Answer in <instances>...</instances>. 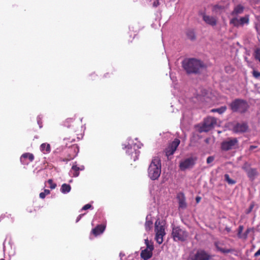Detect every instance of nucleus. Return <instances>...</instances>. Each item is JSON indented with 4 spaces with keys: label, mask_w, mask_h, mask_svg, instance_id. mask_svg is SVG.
<instances>
[{
    "label": "nucleus",
    "mask_w": 260,
    "mask_h": 260,
    "mask_svg": "<svg viewBox=\"0 0 260 260\" xmlns=\"http://www.w3.org/2000/svg\"><path fill=\"white\" fill-rule=\"evenodd\" d=\"M183 67L188 74L200 73L206 68V65L201 60L190 58L183 61Z\"/></svg>",
    "instance_id": "obj_1"
},
{
    "label": "nucleus",
    "mask_w": 260,
    "mask_h": 260,
    "mask_svg": "<svg viewBox=\"0 0 260 260\" xmlns=\"http://www.w3.org/2000/svg\"><path fill=\"white\" fill-rule=\"evenodd\" d=\"M148 176L152 180L158 178L161 173L160 159L158 156L154 157L148 169Z\"/></svg>",
    "instance_id": "obj_2"
},
{
    "label": "nucleus",
    "mask_w": 260,
    "mask_h": 260,
    "mask_svg": "<svg viewBox=\"0 0 260 260\" xmlns=\"http://www.w3.org/2000/svg\"><path fill=\"white\" fill-rule=\"evenodd\" d=\"M230 107L233 112L244 113L248 109V105L244 100L237 99L231 103Z\"/></svg>",
    "instance_id": "obj_3"
},
{
    "label": "nucleus",
    "mask_w": 260,
    "mask_h": 260,
    "mask_svg": "<svg viewBox=\"0 0 260 260\" xmlns=\"http://www.w3.org/2000/svg\"><path fill=\"white\" fill-rule=\"evenodd\" d=\"M155 239L159 244L163 242L164 236L166 235L165 227L160 220L157 219L155 222Z\"/></svg>",
    "instance_id": "obj_4"
},
{
    "label": "nucleus",
    "mask_w": 260,
    "mask_h": 260,
    "mask_svg": "<svg viewBox=\"0 0 260 260\" xmlns=\"http://www.w3.org/2000/svg\"><path fill=\"white\" fill-rule=\"evenodd\" d=\"M172 235L175 241H184L187 239L188 237L187 232L179 226L173 228Z\"/></svg>",
    "instance_id": "obj_5"
},
{
    "label": "nucleus",
    "mask_w": 260,
    "mask_h": 260,
    "mask_svg": "<svg viewBox=\"0 0 260 260\" xmlns=\"http://www.w3.org/2000/svg\"><path fill=\"white\" fill-rule=\"evenodd\" d=\"M217 125L216 118L209 117L205 119L203 125L200 127V132H207Z\"/></svg>",
    "instance_id": "obj_6"
},
{
    "label": "nucleus",
    "mask_w": 260,
    "mask_h": 260,
    "mask_svg": "<svg viewBox=\"0 0 260 260\" xmlns=\"http://www.w3.org/2000/svg\"><path fill=\"white\" fill-rule=\"evenodd\" d=\"M238 140L236 138H229L221 143V149L224 151L234 149L236 147Z\"/></svg>",
    "instance_id": "obj_7"
},
{
    "label": "nucleus",
    "mask_w": 260,
    "mask_h": 260,
    "mask_svg": "<svg viewBox=\"0 0 260 260\" xmlns=\"http://www.w3.org/2000/svg\"><path fill=\"white\" fill-rule=\"evenodd\" d=\"M242 168L246 172L248 177L251 180H253L258 174L257 170L251 168L249 164L247 162L243 165Z\"/></svg>",
    "instance_id": "obj_8"
},
{
    "label": "nucleus",
    "mask_w": 260,
    "mask_h": 260,
    "mask_svg": "<svg viewBox=\"0 0 260 260\" xmlns=\"http://www.w3.org/2000/svg\"><path fill=\"white\" fill-rule=\"evenodd\" d=\"M180 140L178 139H175L165 149L166 155L169 158L170 155L174 154L177 148L180 144Z\"/></svg>",
    "instance_id": "obj_9"
},
{
    "label": "nucleus",
    "mask_w": 260,
    "mask_h": 260,
    "mask_svg": "<svg viewBox=\"0 0 260 260\" xmlns=\"http://www.w3.org/2000/svg\"><path fill=\"white\" fill-rule=\"evenodd\" d=\"M212 256L203 250H199L191 258V260H210Z\"/></svg>",
    "instance_id": "obj_10"
},
{
    "label": "nucleus",
    "mask_w": 260,
    "mask_h": 260,
    "mask_svg": "<svg viewBox=\"0 0 260 260\" xmlns=\"http://www.w3.org/2000/svg\"><path fill=\"white\" fill-rule=\"evenodd\" d=\"M194 164V159L192 158H188L180 162V168L181 170L192 167Z\"/></svg>",
    "instance_id": "obj_11"
},
{
    "label": "nucleus",
    "mask_w": 260,
    "mask_h": 260,
    "mask_svg": "<svg viewBox=\"0 0 260 260\" xmlns=\"http://www.w3.org/2000/svg\"><path fill=\"white\" fill-rule=\"evenodd\" d=\"M203 19L206 24L212 26H215L217 24L216 18L212 16L203 14Z\"/></svg>",
    "instance_id": "obj_12"
},
{
    "label": "nucleus",
    "mask_w": 260,
    "mask_h": 260,
    "mask_svg": "<svg viewBox=\"0 0 260 260\" xmlns=\"http://www.w3.org/2000/svg\"><path fill=\"white\" fill-rule=\"evenodd\" d=\"M177 198L178 201L179 208L182 209H185L187 207V204L185 202L184 194L182 192H180L177 194Z\"/></svg>",
    "instance_id": "obj_13"
},
{
    "label": "nucleus",
    "mask_w": 260,
    "mask_h": 260,
    "mask_svg": "<svg viewBox=\"0 0 260 260\" xmlns=\"http://www.w3.org/2000/svg\"><path fill=\"white\" fill-rule=\"evenodd\" d=\"M248 129L247 124L245 123H237L234 127V131L236 133H243Z\"/></svg>",
    "instance_id": "obj_14"
},
{
    "label": "nucleus",
    "mask_w": 260,
    "mask_h": 260,
    "mask_svg": "<svg viewBox=\"0 0 260 260\" xmlns=\"http://www.w3.org/2000/svg\"><path fill=\"white\" fill-rule=\"evenodd\" d=\"M106 226L104 224L98 225L95 228L92 230V233L95 236L103 233L105 231Z\"/></svg>",
    "instance_id": "obj_15"
},
{
    "label": "nucleus",
    "mask_w": 260,
    "mask_h": 260,
    "mask_svg": "<svg viewBox=\"0 0 260 260\" xmlns=\"http://www.w3.org/2000/svg\"><path fill=\"white\" fill-rule=\"evenodd\" d=\"M140 255L141 258L144 260H148L151 257L152 255V251L145 248L141 251Z\"/></svg>",
    "instance_id": "obj_16"
},
{
    "label": "nucleus",
    "mask_w": 260,
    "mask_h": 260,
    "mask_svg": "<svg viewBox=\"0 0 260 260\" xmlns=\"http://www.w3.org/2000/svg\"><path fill=\"white\" fill-rule=\"evenodd\" d=\"M243 10L244 7L242 6L239 5L235 8L234 11L232 12V14L233 15H237L241 14L243 13Z\"/></svg>",
    "instance_id": "obj_17"
},
{
    "label": "nucleus",
    "mask_w": 260,
    "mask_h": 260,
    "mask_svg": "<svg viewBox=\"0 0 260 260\" xmlns=\"http://www.w3.org/2000/svg\"><path fill=\"white\" fill-rule=\"evenodd\" d=\"M40 149L43 153H49L51 151L50 145L47 143H43L40 146Z\"/></svg>",
    "instance_id": "obj_18"
},
{
    "label": "nucleus",
    "mask_w": 260,
    "mask_h": 260,
    "mask_svg": "<svg viewBox=\"0 0 260 260\" xmlns=\"http://www.w3.org/2000/svg\"><path fill=\"white\" fill-rule=\"evenodd\" d=\"M153 222L149 220L148 217L147 216L146 218V222L145 223V230L147 231H149L152 229Z\"/></svg>",
    "instance_id": "obj_19"
},
{
    "label": "nucleus",
    "mask_w": 260,
    "mask_h": 260,
    "mask_svg": "<svg viewBox=\"0 0 260 260\" xmlns=\"http://www.w3.org/2000/svg\"><path fill=\"white\" fill-rule=\"evenodd\" d=\"M71 186L67 184H63L61 187V191L63 193H68L71 190Z\"/></svg>",
    "instance_id": "obj_20"
},
{
    "label": "nucleus",
    "mask_w": 260,
    "mask_h": 260,
    "mask_svg": "<svg viewBox=\"0 0 260 260\" xmlns=\"http://www.w3.org/2000/svg\"><path fill=\"white\" fill-rule=\"evenodd\" d=\"M145 243L146 245V249L153 251L154 249L153 243L151 241H149L148 239L145 240Z\"/></svg>",
    "instance_id": "obj_21"
},
{
    "label": "nucleus",
    "mask_w": 260,
    "mask_h": 260,
    "mask_svg": "<svg viewBox=\"0 0 260 260\" xmlns=\"http://www.w3.org/2000/svg\"><path fill=\"white\" fill-rule=\"evenodd\" d=\"M240 24L241 26L244 24H248L249 23V16L248 15L245 16L240 19Z\"/></svg>",
    "instance_id": "obj_22"
},
{
    "label": "nucleus",
    "mask_w": 260,
    "mask_h": 260,
    "mask_svg": "<svg viewBox=\"0 0 260 260\" xmlns=\"http://www.w3.org/2000/svg\"><path fill=\"white\" fill-rule=\"evenodd\" d=\"M230 23L236 27H238L241 25L240 19H238L237 18H234L232 19L230 21Z\"/></svg>",
    "instance_id": "obj_23"
},
{
    "label": "nucleus",
    "mask_w": 260,
    "mask_h": 260,
    "mask_svg": "<svg viewBox=\"0 0 260 260\" xmlns=\"http://www.w3.org/2000/svg\"><path fill=\"white\" fill-rule=\"evenodd\" d=\"M226 109V107L223 106L219 108L213 109L211 110V111L212 112H218L219 114H222L225 111Z\"/></svg>",
    "instance_id": "obj_24"
},
{
    "label": "nucleus",
    "mask_w": 260,
    "mask_h": 260,
    "mask_svg": "<svg viewBox=\"0 0 260 260\" xmlns=\"http://www.w3.org/2000/svg\"><path fill=\"white\" fill-rule=\"evenodd\" d=\"M215 245H216V247L217 249L219 251L221 252L222 253H230L231 252V249H224V248H222L220 247L217 243H216Z\"/></svg>",
    "instance_id": "obj_25"
},
{
    "label": "nucleus",
    "mask_w": 260,
    "mask_h": 260,
    "mask_svg": "<svg viewBox=\"0 0 260 260\" xmlns=\"http://www.w3.org/2000/svg\"><path fill=\"white\" fill-rule=\"evenodd\" d=\"M28 158L30 161H32L34 159V156L32 154L29 153H25L22 154L21 158Z\"/></svg>",
    "instance_id": "obj_26"
},
{
    "label": "nucleus",
    "mask_w": 260,
    "mask_h": 260,
    "mask_svg": "<svg viewBox=\"0 0 260 260\" xmlns=\"http://www.w3.org/2000/svg\"><path fill=\"white\" fill-rule=\"evenodd\" d=\"M225 180L229 184H234L236 183V181L230 178L229 175L225 174L224 175Z\"/></svg>",
    "instance_id": "obj_27"
},
{
    "label": "nucleus",
    "mask_w": 260,
    "mask_h": 260,
    "mask_svg": "<svg viewBox=\"0 0 260 260\" xmlns=\"http://www.w3.org/2000/svg\"><path fill=\"white\" fill-rule=\"evenodd\" d=\"M187 37L191 40H194L195 39V35L193 31L192 30L187 31Z\"/></svg>",
    "instance_id": "obj_28"
},
{
    "label": "nucleus",
    "mask_w": 260,
    "mask_h": 260,
    "mask_svg": "<svg viewBox=\"0 0 260 260\" xmlns=\"http://www.w3.org/2000/svg\"><path fill=\"white\" fill-rule=\"evenodd\" d=\"M72 170L74 171V173L73 174V176L74 177H77L79 175V170H80V168L76 166H73L72 168Z\"/></svg>",
    "instance_id": "obj_29"
},
{
    "label": "nucleus",
    "mask_w": 260,
    "mask_h": 260,
    "mask_svg": "<svg viewBox=\"0 0 260 260\" xmlns=\"http://www.w3.org/2000/svg\"><path fill=\"white\" fill-rule=\"evenodd\" d=\"M50 191L48 189H45L44 192H42L40 193L39 196L41 199H44L46 195L50 193Z\"/></svg>",
    "instance_id": "obj_30"
},
{
    "label": "nucleus",
    "mask_w": 260,
    "mask_h": 260,
    "mask_svg": "<svg viewBox=\"0 0 260 260\" xmlns=\"http://www.w3.org/2000/svg\"><path fill=\"white\" fill-rule=\"evenodd\" d=\"M48 183L50 184V188L52 189H54L56 187V184L53 183L52 179H49Z\"/></svg>",
    "instance_id": "obj_31"
},
{
    "label": "nucleus",
    "mask_w": 260,
    "mask_h": 260,
    "mask_svg": "<svg viewBox=\"0 0 260 260\" xmlns=\"http://www.w3.org/2000/svg\"><path fill=\"white\" fill-rule=\"evenodd\" d=\"M243 230V226L242 225H240L239 227L238 233V236L239 238H241V236H242Z\"/></svg>",
    "instance_id": "obj_32"
},
{
    "label": "nucleus",
    "mask_w": 260,
    "mask_h": 260,
    "mask_svg": "<svg viewBox=\"0 0 260 260\" xmlns=\"http://www.w3.org/2000/svg\"><path fill=\"white\" fill-rule=\"evenodd\" d=\"M255 58L260 62V49H258L255 52Z\"/></svg>",
    "instance_id": "obj_33"
},
{
    "label": "nucleus",
    "mask_w": 260,
    "mask_h": 260,
    "mask_svg": "<svg viewBox=\"0 0 260 260\" xmlns=\"http://www.w3.org/2000/svg\"><path fill=\"white\" fill-rule=\"evenodd\" d=\"M249 233V230H247L244 233L242 234L240 238L245 239L247 237L248 234Z\"/></svg>",
    "instance_id": "obj_34"
},
{
    "label": "nucleus",
    "mask_w": 260,
    "mask_h": 260,
    "mask_svg": "<svg viewBox=\"0 0 260 260\" xmlns=\"http://www.w3.org/2000/svg\"><path fill=\"white\" fill-rule=\"evenodd\" d=\"M214 159V158L213 156H209L207 158V164H210L211 163Z\"/></svg>",
    "instance_id": "obj_35"
},
{
    "label": "nucleus",
    "mask_w": 260,
    "mask_h": 260,
    "mask_svg": "<svg viewBox=\"0 0 260 260\" xmlns=\"http://www.w3.org/2000/svg\"><path fill=\"white\" fill-rule=\"evenodd\" d=\"M253 75L254 77L257 78L260 77V72H258L256 71H253Z\"/></svg>",
    "instance_id": "obj_36"
},
{
    "label": "nucleus",
    "mask_w": 260,
    "mask_h": 260,
    "mask_svg": "<svg viewBox=\"0 0 260 260\" xmlns=\"http://www.w3.org/2000/svg\"><path fill=\"white\" fill-rule=\"evenodd\" d=\"M91 207V206L90 204H88L84 205L83 207L82 210H85L90 208Z\"/></svg>",
    "instance_id": "obj_37"
},
{
    "label": "nucleus",
    "mask_w": 260,
    "mask_h": 260,
    "mask_svg": "<svg viewBox=\"0 0 260 260\" xmlns=\"http://www.w3.org/2000/svg\"><path fill=\"white\" fill-rule=\"evenodd\" d=\"M260 255V248L254 253V256L257 257Z\"/></svg>",
    "instance_id": "obj_38"
},
{
    "label": "nucleus",
    "mask_w": 260,
    "mask_h": 260,
    "mask_svg": "<svg viewBox=\"0 0 260 260\" xmlns=\"http://www.w3.org/2000/svg\"><path fill=\"white\" fill-rule=\"evenodd\" d=\"M153 6H154V7H157V6L159 5V2H158V1H154V2H153Z\"/></svg>",
    "instance_id": "obj_39"
},
{
    "label": "nucleus",
    "mask_w": 260,
    "mask_h": 260,
    "mask_svg": "<svg viewBox=\"0 0 260 260\" xmlns=\"http://www.w3.org/2000/svg\"><path fill=\"white\" fill-rule=\"evenodd\" d=\"M201 200V198L200 197H197L196 198V202L197 203H199L200 202Z\"/></svg>",
    "instance_id": "obj_40"
},
{
    "label": "nucleus",
    "mask_w": 260,
    "mask_h": 260,
    "mask_svg": "<svg viewBox=\"0 0 260 260\" xmlns=\"http://www.w3.org/2000/svg\"><path fill=\"white\" fill-rule=\"evenodd\" d=\"M253 205H251L250 207H249V211H248V213H249L251 210L252 209H253Z\"/></svg>",
    "instance_id": "obj_41"
},
{
    "label": "nucleus",
    "mask_w": 260,
    "mask_h": 260,
    "mask_svg": "<svg viewBox=\"0 0 260 260\" xmlns=\"http://www.w3.org/2000/svg\"><path fill=\"white\" fill-rule=\"evenodd\" d=\"M256 147V146H250L249 149L250 150H252L253 149L255 148Z\"/></svg>",
    "instance_id": "obj_42"
},
{
    "label": "nucleus",
    "mask_w": 260,
    "mask_h": 260,
    "mask_svg": "<svg viewBox=\"0 0 260 260\" xmlns=\"http://www.w3.org/2000/svg\"><path fill=\"white\" fill-rule=\"evenodd\" d=\"M81 217V215L79 216V217H78V218L77 219V222L78 221L80 220Z\"/></svg>",
    "instance_id": "obj_43"
},
{
    "label": "nucleus",
    "mask_w": 260,
    "mask_h": 260,
    "mask_svg": "<svg viewBox=\"0 0 260 260\" xmlns=\"http://www.w3.org/2000/svg\"><path fill=\"white\" fill-rule=\"evenodd\" d=\"M120 256H122V254H121V253H120Z\"/></svg>",
    "instance_id": "obj_44"
},
{
    "label": "nucleus",
    "mask_w": 260,
    "mask_h": 260,
    "mask_svg": "<svg viewBox=\"0 0 260 260\" xmlns=\"http://www.w3.org/2000/svg\"><path fill=\"white\" fill-rule=\"evenodd\" d=\"M120 256H122V254H121V253H120Z\"/></svg>",
    "instance_id": "obj_45"
},
{
    "label": "nucleus",
    "mask_w": 260,
    "mask_h": 260,
    "mask_svg": "<svg viewBox=\"0 0 260 260\" xmlns=\"http://www.w3.org/2000/svg\"><path fill=\"white\" fill-rule=\"evenodd\" d=\"M0 260H5V259H3V258H2V259H1Z\"/></svg>",
    "instance_id": "obj_46"
}]
</instances>
